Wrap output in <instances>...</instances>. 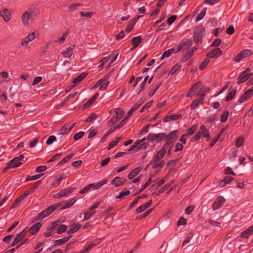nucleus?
I'll list each match as a JSON object with an SVG mask.
<instances>
[{
    "instance_id": "c756f323",
    "label": "nucleus",
    "mask_w": 253,
    "mask_h": 253,
    "mask_svg": "<svg viewBox=\"0 0 253 253\" xmlns=\"http://www.w3.org/2000/svg\"><path fill=\"white\" fill-rule=\"evenodd\" d=\"M95 211H93L90 208L84 213V220L86 221L89 219L91 216L95 213Z\"/></svg>"
},
{
    "instance_id": "c85d7f7f",
    "label": "nucleus",
    "mask_w": 253,
    "mask_h": 253,
    "mask_svg": "<svg viewBox=\"0 0 253 253\" xmlns=\"http://www.w3.org/2000/svg\"><path fill=\"white\" fill-rule=\"evenodd\" d=\"M98 96V93H95L88 101H87L84 106V108L86 109L89 107L93 102L97 99Z\"/></svg>"
},
{
    "instance_id": "412c9836",
    "label": "nucleus",
    "mask_w": 253,
    "mask_h": 253,
    "mask_svg": "<svg viewBox=\"0 0 253 253\" xmlns=\"http://www.w3.org/2000/svg\"><path fill=\"white\" fill-rule=\"evenodd\" d=\"M177 130H174L169 133L166 137V140L169 143L174 142L177 138L176 133Z\"/></svg>"
},
{
    "instance_id": "b1692460",
    "label": "nucleus",
    "mask_w": 253,
    "mask_h": 253,
    "mask_svg": "<svg viewBox=\"0 0 253 253\" xmlns=\"http://www.w3.org/2000/svg\"><path fill=\"white\" fill-rule=\"evenodd\" d=\"M143 102V101L139 100L138 102H137L136 103H135L134 105V106L131 108V109L127 113V117L125 119L126 120V122L127 118L128 117H129V116H130L131 115V114H132V113L134 111H135V110H136L138 108V107L142 104Z\"/></svg>"
},
{
    "instance_id": "f3484780",
    "label": "nucleus",
    "mask_w": 253,
    "mask_h": 253,
    "mask_svg": "<svg viewBox=\"0 0 253 253\" xmlns=\"http://www.w3.org/2000/svg\"><path fill=\"white\" fill-rule=\"evenodd\" d=\"M204 35V29L203 28L197 29L195 31L194 35V39L196 43L201 42Z\"/></svg>"
},
{
    "instance_id": "9b49d317",
    "label": "nucleus",
    "mask_w": 253,
    "mask_h": 253,
    "mask_svg": "<svg viewBox=\"0 0 253 253\" xmlns=\"http://www.w3.org/2000/svg\"><path fill=\"white\" fill-rule=\"evenodd\" d=\"M225 201V200L223 197L221 196L217 197L212 205L213 210L215 211L220 209Z\"/></svg>"
},
{
    "instance_id": "6e6552de",
    "label": "nucleus",
    "mask_w": 253,
    "mask_h": 253,
    "mask_svg": "<svg viewBox=\"0 0 253 253\" xmlns=\"http://www.w3.org/2000/svg\"><path fill=\"white\" fill-rule=\"evenodd\" d=\"M253 54L252 51L249 49H246L241 51L234 58L236 62H239L242 59L250 56Z\"/></svg>"
},
{
    "instance_id": "49530a36",
    "label": "nucleus",
    "mask_w": 253,
    "mask_h": 253,
    "mask_svg": "<svg viewBox=\"0 0 253 253\" xmlns=\"http://www.w3.org/2000/svg\"><path fill=\"white\" fill-rule=\"evenodd\" d=\"M197 127V125L195 124L192 126L190 128H189L187 131L188 136L192 135L196 130Z\"/></svg>"
},
{
    "instance_id": "a878e982",
    "label": "nucleus",
    "mask_w": 253,
    "mask_h": 253,
    "mask_svg": "<svg viewBox=\"0 0 253 253\" xmlns=\"http://www.w3.org/2000/svg\"><path fill=\"white\" fill-rule=\"evenodd\" d=\"M107 181L106 180H103L95 184H90V185L91 186V188H92L93 190H97L100 187L106 184Z\"/></svg>"
},
{
    "instance_id": "72a5a7b5",
    "label": "nucleus",
    "mask_w": 253,
    "mask_h": 253,
    "mask_svg": "<svg viewBox=\"0 0 253 253\" xmlns=\"http://www.w3.org/2000/svg\"><path fill=\"white\" fill-rule=\"evenodd\" d=\"M81 226L79 224H76L71 227L68 231V234H73L77 232L81 228Z\"/></svg>"
},
{
    "instance_id": "bb28decb",
    "label": "nucleus",
    "mask_w": 253,
    "mask_h": 253,
    "mask_svg": "<svg viewBox=\"0 0 253 253\" xmlns=\"http://www.w3.org/2000/svg\"><path fill=\"white\" fill-rule=\"evenodd\" d=\"M86 75V74L84 73L76 77L73 81L74 86H75L78 85L80 82L84 79Z\"/></svg>"
},
{
    "instance_id": "de8ad7c7",
    "label": "nucleus",
    "mask_w": 253,
    "mask_h": 253,
    "mask_svg": "<svg viewBox=\"0 0 253 253\" xmlns=\"http://www.w3.org/2000/svg\"><path fill=\"white\" fill-rule=\"evenodd\" d=\"M199 84H200L199 82H197V83H195L189 90V93L188 94L187 96H189L190 93H193L195 90H196V89L198 88Z\"/></svg>"
},
{
    "instance_id": "39448f33",
    "label": "nucleus",
    "mask_w": 253,
    "mask_h": 253,
    "mask_svg": "<svg viewBox=\"0 0 253 253\" xmlns=\"http://www.w3.org/2000/svg\"><path fill=\"white\" fill-rule=\"evenodd\" d=\"M168 145V143L165 144L161 149L154 154L153 156V161L154 163H158L164 157L166 153Z\"/></svg>"
},
{
    "instance_id": "4be33fe9",
    "label": "nucleus",
    "mask_w": 253,
    "mask_h": 253,
    "mask_svg": "<svg viewBox=\"0 0 253 253\" xmlns=\"http://www.w3.org/2000/svg\"><path fill=\"white\" fill-rule=\"evenodd\" d=\"M253 234V224L248 228L247 230L243 231L241 235L242 238H248L250 236Z\"/></svg>"
},
{
    "instance_id": "4d7b16f0",
    "label": "nucleus",
    "mask_w": 253,
    "mask_h": 253,
    "mask_svg": "<svg viewBox=\"0 0 253 253\" xmlns=\"http://www.w3.org/2000/svg\"><path fill=\"white\" fill-rule=\"evenodd\" d=\"M130 193V192L129 190H126L124 191H122L120 193L119 195L116 197L117 199L121 198L123 197L126 196L128 195H129Z\"/></svg>"
},
{
    "instance_id": "2eb2a0df",
    "label": "nucleus",
    "mask_w": 253,
    "mask_h": 253,
    "mask_svg": "<svg viewBox=\"0 0 253 253\" xmlns=\"http://www.w3.org/2000/svg\"><path fill=\"white\" fill-rule=\"evenodd\" d=\"M192 42L191 40H183L178 45V50H182L183 51L190 48L192 45Z\"/></svg>"
},
{
    "instance_id": "4468645a",
    "label": "nucleus",
    "mask_w": 253,
    "mask_h": 253,
    "mask_svg": "<svg viewBox=\"0 0 253 253\" xmlns=\"http://www.w3.org/2000/svg\"><path fill=\"white\" fill-rule=\"evenodd\" d=\"M222 54V51L219 48H216L207 54V57L209 58H217Z\"/></svg>"
},
{
    "instance_id": "e433bc0d",
    "label": "nucleus",
    "mask_w": 253,
    "mask_h": 253,
    "mask_svg": "<svg viewBox=\"0 0 253 253\" xmlns=\"http://www.w3.org/2000/svg\"><path fill=\"white\" fill-rule=\"evenodd\" d=\"M101 241V239H98L89 243L86 247V250H90L92 247L99 244Z\"/></svg>"
},
{
    "instance_id": "8fccbe9b",
    "label": "nucleus",
    "mask_w": 253,
    "mask_h": 253,
    "mask_svg": "<svg viewBox=\"0 0 253 253\" xmlns=\"http://www.w3.org/2000/svg\"><path fill=\"white\" fill-rule=\"evenodd\" d=\"M63 196H66V194H65L64 190H62L58 192V193L54 194L53 197L55 199H59Z\"/></svg>"
},
{
    "instance_id": "5fc2aeb1",
    "label": "nucleus",
    "mask_w": 253,
    "mask_h": 253,
    "mask_svg": "<svg viewBox=\"0 0 253 253\" xmlns=\"http://www.w3.org/2000/svg\"><path fill=\"white\" fill-rule=\"evenodd\" d=\"M42 77H41V76L36 77L34 78V79L32 83V85H35L37 84H38L40 83L42 81Z\"/></svg>"
},
{
    "instance_id": "a18cd8bd",
    "label": "nucleus",
    "mask_w": 253,
    "mask_h": 253,
    "mask_svg": "<svg viewBox=\"0 0 253 253\" xmlns=\"http://www.w3.org/2000/svg\"><path fill=\"white\" fill-rule=\"evenodd\" d=\"M244 141V138L243 137H238L237 139L236 142H235L236 146L237 147H239L241 146L243 144Z\"/></svg>"
},
{
    "instance_id": "680f3d73",
    "label": "nucleus",
    "mask_w": 253,
    "mask_h": 253,
    "mask_svg": "<svg viewBox=\"0 0 253 253\" xmlns=\"http://www.w3.org/2000/svg\"><path fill=\"white\" fill-rule=\"evenodd\" d=\"M91 188L90 185V184H88L87 185H86L85 187H84V188L80 190V194H83L88 191Z\"/></svg>"
},
{
    "instance_id": "473e14b6",
    "label": "nucleus",
    "mask_w": 253,
    "mask_h": 253,
    "mask_svg": "<svg viewBox=\"0 0 253 253\" xmlns=\"http://www.w3.org/2000/svg\"><path fill=\"white\" fill-rule=\"evenodd\" d=\"M80 14L82 16L85 18H89L93 15L94 13L91 11H81Z\"/></svg>"
},
{
    "instance_id": "864d4df0",
    "label": "nucleus",
    "mask_w": 253,
    "mask_h": 253,
    "mask_svg": "<svg viewBox=\"0 0 253 253\" xmlns=\"http://www.w3.org/2000/svg\"><path fill=\"white\" fill-rule=\"evenodd\" d=\"M66 230H67L66 225H65L64 224H62V225L59 226L57 228V233L58 234H60V233H62L65 232Z\"/></svg>"
},
{
    "instance_id": "a211bd4d",
    "label": "nucleus",
    "mask_w": 253,
    "mask_h": 253,
    "mask_svg": "<svg viewBox=\"0 0 253 253\" xmlns=\"http://www.w3.org/2000/svg\"><path fill=\"white\" fill-rule=\"evenodd\" d=\"M126 181V178L116 177L112 180L111 184L115 187H117L124 185Z\"/></svg>"
},
{
    "instance_id": "4c0bfd02",
    "label": "nucleus",
    "mask_w": 253,
    "mask_h": 253,
    "mask_svg": "<svg viewBox=\"0 0 253 253\" xmlns=\"http://www.w3.org/2000/svg\"><path fill=\"white\" fill-rule=\"evenodd\" d=\"M206 13V8H204L202 11L197 14L196 17V21H199L202 19Z\"/></svg>"
},
{
    "instance_id": "dca6fc26",
    "label": "nucleus",
    "mask_w": 253,
    "mask_h": 253,
    "mask_svg": "<svg viewBox=\"0 0 253 253\" xmlns=\"http://www.w3.org/2000/svg\"><path fill=\"white\" fill-rule=\"evenodd\" d=\"M66 177V176L64 175L57 176L54 179H50L49 180V182L54 187H57L61 181L63 179H65Z\"/></svg>"
},
{
    "instance_id": "9d476101",
    "label": "nucleus",
    "mask_w": 253,
    "mask_h": 253,
    "mask_svg": "<svg viewBox=\"0 0 253 253\" xmlns=\"http://www.w3.org/2000/svg\"><path fill=\"white\" fill-rule=\"evenodd\" d=\"M165 134L164 133H149L147 137V139L149 141H156L159 142L163 139L165 137Z\"/></svg>"
},
{
    "instance_id": "bf43d9fd",
    "label": "nucleus",
    "mask_w": 253,
    "mask_h": 253,
    "mask_svg": "<svg viewBox=\"0 0 253 253\" xmlns=\"http://www.w3.org/2000/svg\"><path fill=\"white\" fill-rule=\"evenodd\" d=\"M188 137V135L187 134H184L181 136V138L179 140V142L181 143L182 144H185L186 142V140Z\"/></svg>"
},
{
    "instance_id": "f257e3e1",
    "label": "nucleus",
    "mask_w": 253,
    "mask_h": 253,
    "mask_svg": "<svg viewBox=\"0 0 253 253\" xmlns=\"http://www.w3.org/2000/svg\"><path fill=\"white\" fill-rule=\"evenodd\" d=\"M115 116H113L108 123V125L110 126H112L114 125L113 128H110L103 135L100 140V142L102 143L104 142L106 140L108 136L111 134L115 129L120 128L126 123V120L123 119L121 121L120 124H118L119 121L122 118L125 114V112L123 109L120 108H117L115 110Z\"/></svg>"
},
{
    "instance_id": "6e6d98bb",
    "label": "nucleus",
    "mask_w": 253,
    "mask_h": 253,
    "mask_svg": "<svg viewBox=\"0 0 253 253\" xmlns=\"http://www.w3.org/2000/svg\"><path fill=\"white\" fill-rule=\"evenodd\" d=\"M56 140V137L54 135L50 136L46 140V144L48 145L51 144Z\"/></svg>"
},
{
    "instance_id": "f8f14e48",
    "label": "nucleus",
    "mask_w": 253,
    "mask_h": 253,
    "mask_svg": "<svg viewBox=\"0 0 253 253\" xmlns=\"http://www.w3.org/2000/svg\"><path fill=\"white\" fill-rule=\"evenodd\" d=\"M22 163L18 161V159L16 157L13 158L12 160L9 161L6 163V166L4 169V170H6L10 168H16L20 166Z\"/></svg>"
},
{
    "instance_id": "c9c22d12",
    "label": "nucleus",
    "mask_w": 253,
    "mask_h": 253,
    "mask_svg": "<svg viewBox=\"0 0 253 253\" xmlns=\"http://www.w3.org/2000/svg\"><path fill=\"white\" fill-rule=\"evenodd\" d=\"M141 42V38L140 36H137L133 38L132 40V43L133 47H137Z\"/></svg>"
},
{
    "instance_id": "7ed1b4c3",
    "label": "nucleus",
    "mask_w": 253,
    "mask_h": 253,
    "mask_svg": "<svg viewBox=\"0 0 253 253\" xmlns=\"http://www.w3.org/2000/svg\"><path fill=\"white\" fill-rule=\"evenodd\" d=\"M28 231V230L27 228H25L20 233L17 234L12 242V246H16L17 247H18L20 245L24 244L25 243V241L23 240V239Z\"/></svg>"
},
{
    "instance_id": "c03bdc74",
    "label": "nucleus",
    "mask_w": 253,
    "mask_h": 253,
    "mask_svg": "<svg viewBox=\"0 0 253 253\" xmlns=\"http://www.w3.org/2000/svg\"><path fill=\"white\" fill-rule=\"evenodd\" d=\"M210 62L209 58H205L204 61L200 64L199 65V69L200 70H203L205 68V67L209 64Z\"/></svg>"
},
{
    "instance_id": "2f4dec72",
    "label": "nucleus",
    "mask_w": 253,
    "mask_h": 253,
    "mask_svg": "<svg viewBox=\"0 0 253 253\" xmlns=\"http://www.w3.org/2000/svg\"><path fill=\"white\" fill-rule=\"evenodd\" d=\"M174 52V49L173 48L169 49L168 50L165 51L164 52L163 55L161 56L160 59L161 60H163L165 58H168L169 57L172 53Z\"/></svg>"
},
{
    "instance_id": "0eeeda50",
    "label": "nucleus",
    "mask_w": 253,
    "mask_h": 253,
    "mask_svg": "<svg viewBox=\"0 0 253 253\" xmlns=\"http://www.w3.org/2000/svg\"><path fill=\"white\" fill-rule=\"evenodd\" d=\"M108 76H106L102 79L98 80L94 85V87L100 86V90H104L106 89L110 84V82L108 80Z\"/></svg>"
},
{
    "instance_id": "338daca9",
    "label": "nucleus",
    "mask_w": 253,
    "mask_h": 253,
    "mask_svg": "<svg viewBox=\"0 0 253 253\" xmlns=\"http://www.w3.org/2000/svg\"><path fill=\"white\" fill-rule=\"evenodd\" d=\"M183 148V145L180 142H178L176 144L175 146V152H178L181 151Z\"/></svg>"
},
{
    "instance_id": "79ce46f5",
    "label": "nucleus",
    "mask_w": 253,
    "mask_h": 253,
    "mask_svg": "<svg viewBox=\"0 0 253 253\" xmlns=\"http://www.w3.org/2000/svg\"><path fill=\"white\" fill-rule=\"evenodd\" d=\"M236 93V90H233L231 92H230L227 97H226L225 100L226 101H229L231 99H232L234 96H235V94Z\"/></svg>"
},
{
    "instance_id": "ddd939ff",
    "label": "nucleus",
    "mask_w": 253,
    "mask_h": 253,
    "mask_svg": "<svg viewBox=\"0 0 253 253\" xmlns=\"http://www.w3.org/2000/svg\"><path fill=\"white\" fill-rule=\"evenodd\" d=\"M11 14L12 12L8 9H3L0 10V17H2L5 22L10 20Z\"/></svg>"
},
{
    "instance_id": "603ef678",
    "label": "nucleus",
    "mask_w": 253,
    "mask_h": 253,
    "mask_svg": "<svg viewBox=\"0 0 253 253\" xmlns=\"http://www.w3.org/2000/svg\"><path fill=\"white\" fill-rule=\"evenodd\" d=\"M84 132L81 131L77 133L76 134H75V135H74V139L75 140H78L80 139L84 136Z\"/></svg>"
},
{
    "instance_id": "7c9ffc66",
    "label": "nucleus",
    "mask_w": 253,
    "mask_h": 253,
    "mask_svg": "<svg viewBox=\"0 0 253 253\" xmlns=\"http://www.w3.org/2000/svg\"><path fill=\"white\" fill-rule=\"evenodd\" d=\"M41 226L42 225L40 223H37L31 226L29 229L28 230H29V231L31 232L32 234H34L40 229Z\"/></svg>"
},
{
    "instance_id": "5701e85b",
    "label": "nucleus",
    "mask_w": 253,
    "mask_h": 253,
    "mask_svg": "<svg viewBox=\"0 0 253 253\" xmlns=\"http://www.w3.org/2000/svg\"><path fill=\"white\" fill-rule=\"evenodd\" d=\"M75 45H72L67 49L66 50L61 52L63 56L66 58H70L73 55V49L75 48Z\"/></svg>"
},
{
    "instance_id": "052dcab7",
    "label": "nucleus",
    "mask_w": 253,
    "mask_h": 253,
    "mask_svg": "<svg viewBox=\"0 0 253 253\" xmlns=\"http://www.w3.org/2000/svg\"><path fill=\"white\" fill-rule=\"evenodd\" d=\"M59 223V220L53 222L48 226V228L50 230H52V229L55 228Z\"/></svg>"
},
{
    "instance_id": "1a4fd4ad",
    "label": "nucleus",
    "mask_w": 253,
    "mask_h": 253,
    "mask_svg": "<svg viewBox=\"0 0 253 253\" xmlns=\"http://www.w3.org/2000/svg\"><path fill=\"white\" fill-rule=\"evenodd\" d=\"M57 209V206L55 205H52L49 207L45 210L40 212L39 214L38 217L39 219H42L43 218L47 217L48 215L52 213Z\"/></svg>"
},
{
    "instance_id": "f704fd0d",
    "label": "nucleus",
    "mask_w": 253,
    "mask_h": 253,
    "mask_svg": "<svg viewBox=\"0 0 253 253\" xmlns=\"http://www.w3.org/2000/svg\"><path fill=\"white\" fill-rule=\"evenodd\" d=\"M193 54V51H191L190 50H189L186 53H185L183 57L181 59L180 61L181 62H184L186 60H187L189 58L191 57V56Z\"/></svg>"
},
{
    "instance_id": "6ab92c4d",
    "label": "nucleus",
    "mask_w": 253,
    "mask_h": 253,
    "mask_svg": "<svg viewBox=\"0 0 253 253\" xmlns=\"http://www.w3.org/2000/svg\"><path fill=\"white\" fill-rule=\"evenodd\" d=\"M253 95V88H250L247 90L246 92L243 94L239 99L240 103H242L250 98Z\"/></svg>"
},
{
    "instance_id": "f03ea898",
    "label": "nucleus",
    "mask_w": 253,
    "mask_h": 253,
    "mask_svg": "<svg viewBox=\"0 0 253 253\" xmlns=\"http://www.w3.org/2000/svg\"><path fill=\"white\" fill-rule=\"evenodd\" d=\"M37 15L35 11H27L24 12L21 16V23L24 26H28L31 24L34 21Z\"/></svg>"
},
{
    "instance_id": "09e8293b",
    "label": "nucleus",
    "mask_w": 253,
    "mask_h": 253,
    "mask_svg": "<svg viewBox=\"0 0 253 253\" xmlns=\"http://www.w3.org/2000/svg\"><path fill=\"white\" fill-rule=\"evenodd\" d=\"M76 200L74 199H71L63 207V209H65L71 207L76 202Z\"/></svg>"
},
{
    "instance_id": "393cba45",
    "label": "nucleus",
    "mask_w": 253,
    "mask_h": 253,
    "mask_svg": "<svg viewBox=\"0 0 253 253\" xmlns=\"http://www.w3.org/2000/svg\"><path fill=\"white\" fill-rule=\"evenodd\" d=\"M148 145L149 144L148 143H144L142 144L141 143L138 145H133L130 148V150H133L134 151H137L140 149H146Z\"/></svg>"
},
{
    "instance_id": "aec40b11",
    "label": "nucleus",
    "mask_w": 253,
    "mask_h": 253,
    "mask_svg": "<svg viewBox=\"0 0 253 253\" xmlns=\"http://www.w3.org/2000/svg\"><path fill=\"white\" fill-rule=\"evenodd\" d=\"M200 132H202V136L206 138L207 141H209L211 139L209 130L206 128L204 125H202L200 126Z\"/></svg>"
},
{
    "instance_id": "69168bd1",
    "label": "nucleus",
    "mask_w": 253,
    "mask_h": 253,
    "mask_svg": "<svg viewBox=\"0 0 253 253\" xmlns=\"http://www.w3.org/2000/svg\"><path fill=\"white\" fill-rule=\"evenodd\" d=\"M186 223V219L183 217H180L177 221V225L178 226L183 225H185Z\"/></svg>"
},
{
    "instance_id": "423d86ee",
    "label": "nucleus",
    "mask_w": 253,
    "mask_h": 253,
    "mask_svg": "<svg viewBox=\"0 0 253 253\" xmlns=\"http://www.w3.org/2000/svg\"><path fill=\"white\" fill-rule=\"evenodd\" d=\"M253 75V73L251 72L250 68H247L243 72H242L238 78L237 83L240 84L247 80L251 76Z\"/></svg>"
},
{
    "instance_id": "e2e57ef3",
    "label": "nucleus",
    "mask_w": 253,
    "mask_h": 253,
    "mask_svg": "<svg viewBox=\"0 0 253 253\" xmlns=\"http://www.w3.org/2000/svg\"><path fill=\"white\" fill-rule=\"evenodd\" d=\"M77 92H75L73 93L70 94L68 96H67L66 98L63 101V103H65L66 102L69 101L71 98L74 97L75 95L77 94Z\"/></svg>"
},
{
    "instance_id": "cd10ccee",
    "label": "nucleus",
    "mask_w": 253,
    "mask_h": 253,
    "mask_svg": "<svg viewBox=\"0 0 253 253\" xmlns=\"http://www.w3.org/2000/svg\"><path fill=\"white\" fill-rule=\"evenodd\" d=\"M141 168L140 167H137L134 169L128 175V178L129 179H131L135 176H136L139 172L140 171Z\"/></svg>"
},
{
    "instance_id": "13d9d810",
    "label": "nucleus",
    "mask_w": 253,
    "mask_h": 253,
    "mask_svg": "<svg viewBox=\"0 0 253 253\" xmlns=\"http://www.w3.org/2000/svg\"><path fill=\"white\" fill-rule=\"evenodd\" d=\"M152 104V101H149L147 102L146 104H145L143 107L140 110V112L142 113L144 112L145 110L147 109L148 108H149Z\"/></svg>"
},
{
    "instance_id": "20e7f679",
    "label": "nucleus",
    "mask_w": 253,
    "mask_h": 253,
    "mask_svg": "<svg viewBox=\"0 0 253 253\" xmlns=\"http://www.w3.org/2000/svg\"><path fill=\"white\" fill-rule=\"evenodd\" d=\"M39 36V34L36 31H34L29 33L25 38L22 39L21 42V46L27 47L28 43L32 42L34 39Z\"/></svg>"
},
{
    "instance_id": "58836bf2",
    "label": "nucleus",
    "mask_w": 253,
    "mask_h": 253,
    "mask_svg": "<svg viewBox=\"0 0 253 253\" xmlns=\"http://www.w3.org/2000/svg\"><path fill=\"white\" fill-rule=\"evenodd\" d=\"M68 36V34L67 33H64L63 34V35L59 38L58 39L54 40L53 42L54 43H62L64 42L65 40L66 39Z\"/></svg>"
},
{
    "instance_id": "774afa93",
    "label": "nucleus",
    "mask_w": 253,
    "mask_h": 253,
    "mask_svg": "<svg viewBox=\"0 0 253 253\" xmlns=\"http://www.w3.org/2000/svg\"><path fill=\"white\" fill-rule=\"evenodd\" d=\"M110 158L109 157H108V158L105 159L104 160H102L100 163V167H103L105 166L110 162Z\"/></svg>"
},
{
    "instance_id": "37998d69",
    "label": "nucleus",
    "mask_w": 253,
    "mask_h": 253,
    "mask_svg": "<svg viewBox=\"0 0 253 253\" xmlns=\"http://www.w3.org/2000/svg\"><path fill=\"white\" fill-rule=\"evenodd\" d=\"M70 239V237H64L62 239L56 240L55 241V243L58 245H61L64 243L67 242Z\"/></svg>"
},
{
    "instance_id": "3c124183",
    "label": "nucleus",
    "mask_w": 253,
    "mask_h": 253,
    "mask_svg": "<svg viewBox=\"0 0 253 253\" xmlns=\"http://www.w3.org/2000/svg\"><path fill=\"white\" fill-rule=\"evenodd\" d=\"M74 154H70L69 155H68L67 156H66V157H65L60 162V164H65L68 161H69L70 159H71L73 156H74Z\"/></svg>"
},
{
    "instance_id": "ea45409f",
    "label": "nucleus",
    "mask_w": 253,
    "mask_h": 253,
    "mask_svg": "<svg viewBox=\"0 0 253 253\" xmlns=\"http://www.w3.org/2000/svg\"><path fill=\"white\" fill-rule=\"evenodd\" d=\"M229 114V113L228 111H224L223 113L221 115L220 120V122L222 123L225 122L228 118Z\"/></svg>"
},
{
    "instance_id": "a19ab883",
    "label": "nucleus",
    "mask_w": 253,
    "mask_h": 253,
    "mask_svg": "<svg viewBox=\"0 0 253 253\" xmlns=\"http://www.w3.org/2000/svg\"><path fill=\"white\" fill-rule=\"evenodd\" d=\"M178 118V116L174 115L171 116H166L164 119V121L166 122H169L170 121H175Z\"/></svg>"
},
{
    "instance_id": "0e129e2a",
    "label": "nucleus",
    "mask_w": 253,
    "mask_h": 253,
    "mask_svg": "<svg viewBox=\"0 0 253 253\" xmlns=\"http://www.w3.org/2000/svg\"><path fill=\"white\" fill-rule=\"evenodd\" d=\"M200 101L199 100H194L191 104V108L192 110L195 109L199 104Z\"/></svg>"
}]
</instances>
